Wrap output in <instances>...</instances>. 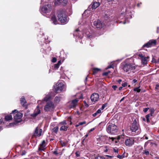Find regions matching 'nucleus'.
<instances>
[{"mask_svg": "<svg viewBox=\"0 0 159 159\" xmlns=\"http://www.w3.org/2000/svg\"><path fill=\"white\" fill-rule=\"evenodd\" d=\"M55 91L58 92L59 91H65L66 89V86L65 85L62 83H57L54 86Z\"/></svg>", "mask_w": 159, "mask_h": 159, "instance_id": "obj_5", "label": "nucleus"}, {"mask_svg": "<svg viewBox=\"0 0 159 159\" xmlns=\"http://www.w3.org/2000/svg\"><path fill=\"white\" fill-rule=\"evenodd\" d=\"M98 114L96 112L95 113L93 114L92 115L93 117H95Z\"/></svg>", "mask_w": 159, "mask_h": 159, "instance_id": "obj_52", "label": "nucleus"}, {"mask_svg": "<svg viewBox=\"0 0 159 159\" xmlns=\"http://www.w3.org/2000/svg\"><path fill=\"white\" fill-rule=\"evenodd\" d=\"M149 108H144L143 109V111L144 112H146L147 111H148V110L149 109Z\"/></svg>", "mask_w": 159, "mask_h": 159, "instance_id": "obj_41", "label": "nucleus"}, {"mask_svg": "<svg viewBox=\"0 0 159 159\" xmlns=\"http://www.w3.org/2000/svg\"><path fill=\"white\" fill-rule=\"evenodd\" d=\"M60 65L59 64H55L54 66V68L55 69H57L59 67Z\"/></svg>", "mask_w": 159, "mask_h": 159, "instance_id": "obj_38", "label": "nucleus"}, {"mask_svg": "<svg viewBox=\"0 0 159 159\" xmlns=\"http://www.w3.org/2000/svg\"><path fill=\"white\" fill-rule=\"evenodd\" d=\"M3 123V120L2 119H0V124H2Z\"/></svg>", "mask_w": 159, "mask_h": 159, "instance_id": "obj_56", "label": "nucleus"}, {"mask_svg": "<svg viewBox=\"0 0 159 159\" xmlns=\"http://www.w3.org/2000/svg\"><path fill=\"white\" fill-rule=\"evenodd\" d=\"M106 156L108 158H112L113 157V156H109V155H106Z\"/></svg>", "mask_w": 159, "mask_h": 159, "instance_id": "obj_54", "label": "nucleus"}, {"mask_svg": "<svg viewBox=\"0 0 159 159\" xmlns=\"http://www.w3.org/2000/svg\"><path fill=\"white\" fill-rule=\"evenodd\" d=\"M46 142L44 140L43 141L41 144H39L38 148V151H43L46 149Z\"/></svg>", "mask_w": 159, "mask_h": 159, "instance_id": "obj_15", "label": "nucleus"}, {"mask_svg": "<svg viewBox=\"0 0 159 159\" xmlns=\"http://www.w3.org/2000/svg\"><path fill=\"white\" fill-rule=\"evenodd\" d=\"M67 124L66 120H64L59 123V125H66Z\"/></svg>", "mask_w": 159, "mask_h": 159, "instance_id": "obj_28", "label": "nucleus"}, {"mask_svg": "<svg viewBox=\"0 0 159 159\" xmlns=\"http://www.w3.org/2000/svg\"><path fill=\"white\" fill-rule=\"evenodd\" d=\"M114 66L112 64V65H111L109 66H108L107 67L106 69V70H107L108 69H109L110 68H112L114 69Z\"/></svg>", "mask_w": 159, "mask_h": 159, "instance_id": "obj_35", "label": "nucleus"}, {"mask_svg": "<svg viewBox=\"0 0 159 159\" xmlns=\"http://www.w3.org/2000/svg\"><path fill=\"white\" fill-rule=\"evenodd\" d=\"M121 66L123 70L124 71L129 73L131 70H135L136 68L134 64L126 62L122 63Z\"/></svg>", "mask_w": 159, "mask_h": 159, "instance_id": "obj_2", "label": "nucleus"}, {"mask_svg": "<svg viewBox=\"0 0 159 159\" xmlns=\"http://www.w3.org/2000/svg\"><path fill=\"white\" fill-rule=\"evenodd\" d=\"M57 64H59V65H60L61 64V61H58V63H57Z\"/></svg>", "mask_w": 159, "mask_h": 159, "instance_id": "obj_63", "label": "nucleus"}, {"mask_svg": "<svg viewBox=\"0 0 159 159\" xmlns=\"http://www.w3.org/2000/svg\"><path fill=\"white\" fill-rule=\"evenodd\" d=\"M94 25L97 28L99 29L102 28L104 26L103 23L99 20L95 21L94 22Z\"/></svg>", "mask_w": 159, "mask_h": 159, "instance_id": "obj_13", "label": "nucleus"}, {"mask_svg": "<svg viewBox=\"0 0 159 159\" xmlns=\"http://www.w3.org/2000/svg\"><path fill=\"white\" fill-rule=\"evenodd\" d=\"M26 153V152L25 151H22V152L21 154V155L22 156L25 155V154Z\"/></svg>", "mask_w": 159, "mask_h": 159, "instance_id": "obj_49", "label": "nucleus"}, {"mask_svg": "<svg viewBox=\"0 0 159 159\" xmlns=\"http://www.w3.org/2000/svg\"><path fill=\"white\" fill-rule=\"evenodd\" d=\"M121 81H122V80H120V79H119V80H118V81H117V82H118L119 83H120V82H121Z\"/></svg>", "mask_w": 159, "mask_h": 159, "instance_id": "obj_62", "label": "nucleus"}, {"mask_svg": "<svg viewBox=\"0 0 159 159\" xmlns=\"http://www.w3.org/2000/svg\"><path fill=\"white\" fill-rule=\"evenodd\" d=\"M61 4L63 5H65L67 3V0H62Z\"/></svg>", "mask_w": 159, "mask_h": 159, "instance_id": "obj_33", "label": "nucleus"}, {"mask_svg": "<svg viewBox=\"0 0 159 159\" xmlns=\"http://www.w3.org/2000/svg\"><path fill=\"white\" fill-rule=\"evenodd\" d=\"M54 108V104L52 102H48L44 107V110L46 111H49Z\"/></svg>", "mask_w": 159, "mask_h": 159, "instance_id": "obj_8", "label": "nucleus"}, {"mask_svg": "<svg viewBox=\"0 0 159 159\" xmlns=\"http://www.w3.org/2000/svg\"><path fill=\"white\" fill-rule=\"evenodd\" d=\"M53 153L56 155H57L58 154L57 149H56L55 150L53 151Z\"/></svg>", "mask_w": 159, "mask_h": 159, "instance_id": "obj_39", "label": "nucleus"}, {"mask_svg": "<svg viewBox=\"0 0 159 159\" xmlns=\"http://www.w3.org/2000/svg\"><path fill=\"white\" fill-rule=\"evenodd\" d=\"M122 86L123 87H125L127 85V83L126 82H124V83H123L122 84Z\"/></svg>", "mask_w": 159, "mask_h": 159, "instance_id": "obj_42", "label": "nucleus"}, {"mask_svg": "<svg viewBox=\"0 0 159 159\" xmlns=\"http://www.w3.org/2000/svg\"><path fill=\"white\" fill-rule=\"evenodd\" d=\"M57 15L58 20L61 23L64 24L67 22V19L65 11H58L57 13Z\"/></svg>", "mask_w": 159, "mask_h": 159, "instance_id": "obj_1", "label": "nucleus"}, {"mask_svg": "<svg viewBox=\"0 0 159 159\" xmlns=\"http://www.w3.org/2000/svg\"><path fill=\"white\" fill-rule=\"evenodd\" d=\"M75 154L77 157H78L80 156V155L79 154H78L77 152H75Z\"/></svg>", "mask_w": 159, "mask_h": 159, "instance_id": "obj_57", "label": "nucleus"}, {"mask_svg": "<svg viewBox=\"0 0 159 159\" xmlns=\"http://www.w3.org/2000/svg\"><path fill=\"white\" fill-rule=\"evenodd\" d=\"M22 114L20 112L17 113L14 116V119L15 122L19 123L21 121V118Z\"/></svg>", "mask_w": 159, "mask_h": 159, "instance_id": "obj_12", "label": "nucleus"}, {"mask_svg": "<svg viewBox=\"0 0 159 159\" xmlns=\"http://www.w3.org/2000/svg\"><path fill=\"white\" fill-rule=\"evenodd\" d=\"M113 151L117 153L118 152V149L117 148H116V149L113 148Z\"/></svg>", "mask_w": 159, "mask_h": 159, "instance_id": "obj_44", "label": "nucleus"}, {"mask_svg": "<svg viewBox=\"0 0 159 159\" xmlns=\"http://www.w3.org/2000/svg\"><path fill=\"white\" fill-rule=\"evenodd\" d=\"M50 99L49 97H46L44 98V100L45 101H47Z\"/></svg>", "mask_w": 159, "mask_h": 159, "instance_id": "obj_43", "label": "nucleus"}, {"mask_svg": "<svg viewBox=\"0 0 159 159\" xmlns=\"http://www.w3.org/2000/svg\"><path fill=\"white\" fill-rule=\"evenodd\" d=\"M107 103H105V104H103L102 105V107L101 108H100V109L101 110H102L104 109V108L106 107H107Z\"/></svg>", "mask_w": 159, "mask_h": 159, "instance_id": "obj_31", "label": "nucleus"}, {"mask_svg": "<svg viewBox=\"0 0 159 159\" xmlns=\"http://www.w3.org/2000/svg\"><path fill=\"white\" fill-rule=\"evenodd\" d=\"M100 70V69L98 68H93V74H94L97 73L98 71Z\"/></svg>", "mask_w": 159, "mask_h": 159, "instance_id": "obj_27", "label": "nucleus"}, {"mask_svg": "<svg viewBox=\"0 0 159 159\" xmlns=\"http://www.w3.org/2000/svg\"><path fill=\"white\" fill-rule=\"evenodd\" d=\"M124 137L123 135L118 136L116 138L106 137V139L110 142L117 143L120 140L122 141Z\"/></svg>", "mask_w": 159, "mask_h": 159, "instance_id": "obj_4", "label": "nucleus"}, {"mask_svg": "<svg viewBox=\"0 0 159 159\" xmlns=\"http://www.w3.org/2000/svg\"><path fill=\"white\" fill-rule=\"evenodd\" d=\"M20 103L23 106H25V104L26 103V101L24 97H22L20 98Z\"/></svg>", "mask_w": 159, "mask_h": 159, "instance_id": "obj_22", "label": "nucleus"}, {"mask_svg": "<svg viewBox=\"0 0 159 159\" xmlns=\"http://www.w3.org/2000/svg\"><path fill=\"white\" fill-rule=\"evenodd\" d=\"M84 104L85 106H86V107H88L89 105L86 103L85 101H84Z\"/></svg>", "mask_w": 159, "mask_h": 159, "instance_id": "obj_55", "label": "nucleus"}, {"mask_svg": "<svg viewBox=\"0 0 159 159\" xmlns=\"http://www.w3.org/2000/svg\"><path fill=\"white\" fill-rule=\"evenodd\" d=\"M155 89L156 91H157L158 92H159V84H157L156 85L155 87Z\"/></svg>", "mask_w": 159, "mask_h": 159, "instance_id": "obj_37", "label": "nucleus"}, {"mask_svg": "<svg viewBox=\"0 0 159 159\" xmlns=\"http://www.w3.org/2000/svg\"><path fill=\"white\" fill-rule=\"evenodd\" d=\"M143 153L145 154L146 155H147L149 154V153L148 151L147 150H144L143 152Z\"/></svg>", "mask_w": 159, "mask_h": 159, "instance_id": "obj_36", "label": "nucleus"}, {"mask_svg": "<svg viewBox=\"0 0 159 159\" xmlns=\"http://www.w3.org/2000/svg\"><path fill=\"white\" fill-rule=\"evenodd\" d=\"M51 10V6L50 4L45 5L41 9V11L44 13H49Z\"/></svg>", "mask_w": 159, "mask_h": 159, "instance_id": "obj_7", "label": "nucleus"}, {"mask_svg": "<svg viewBox=\"0 0 159 159\" xmlns=\"http://www.w3.org/2000/svg\"><path fill=\"white\" fill-rule=\"evenodd\" d=\"M51 20L54 24L56 25L57 24V20L55 16H53L52 17Z\"/></svg>", "mask_w": 159, "mask_h": 159, "instance_id": "obj_23", "label": "nucleus"}, {"mask_svg": "<svg viewBox=\"0 0 159 159\" xmlns=\"http://www.w3.org/2000/svg\"><path fill=\"white\" fill-rule=\"evenodd\" d=\"M57 61V59L55 57L53 58L52 61L53 62H55Z\"/></svg>", "mask_w": 159, "mask_h": 159, "instance_id": "obj_46", "label": "nucleus"}, {"mask_svg": "<svg viewBox=\"0 0 159 159\" xmlns=\"http://www.w3.org/2000/svg\"><path fill=\"white\" fill-rule=\"evenodd\" d=\"M42 131L43 130L42 129H40L39 130L38 127H37L34 132V135L35 136L39 137L41 135Z\"/></svg>", "mask_w": 159, "mask_h": 159, "instance_id": "obj_17", "label": "nucleus"}, {"mask_svg": "<svg viewBox=\"0 0 159 159\" xmlns=\"http://www.w3.org/2000/svg\"><path fill=\"white\" fill-rule=\"evenodd\" d=\"M138 56L141 59L142 64H147L148 62L147 57L143 56V54L141 53L139 54Z\"/></svg>", "mask_w": 159, "mask_h": 159, "instance_id": "obj_18", "label": "nucleus"}, {"mask_svg": "<svg viewBox=\"0 0 159 159\" xmlns=\"http://www.w3.org/2000/svg\"><path fill=\"white\" fill-rule=\"evenodd\" d=\"M78 101V100L75 99L72 100L71 102H69V108H71L75 107L77 104Z\"/></svg>", "mask_w": 159, "mask_h": 159, "instance_id": "obj_14", "label": "nucleus"}, {"mask_svg": "<svg viewBox=\"0 0 159 159\" xmlns=\"http://www.w3.org/2000/svg\"><path fill=\"white\" fill-rule=\"evenodd\" d=\"M150 114H148L146 115V117L147 119V122H149L150 121L149 117L150 116Z\"/></svg>", "mask_w": 159, "mask_h": 159, "instance_id": "obj_34", "label": "nucleus"}, {"mask_svg": "<svg viewBox=\"0 0 159 159\" xmlns=\"http://www.w3.org/2000/svg\"><path fill=\"white\" fill-rule=\"evenodd\" d=\"M80 125H79V123L78 124H76L75 125V126L76 127H78L79 126H80Z\"/></svg>", "mask_w": 159, "mask_h": 159, "instance_id": "obj_64", "label": "nucleus"}, {"mask_svg": "<svg viewBox=\"0 0 159 159\" xmlns=\"http://www.w3.org/2000/svg\"><path fill=\"white\" fill-rule=\"evenodd\" d=\"M12 117L11 115L6 116L5 117V119L7 121L12 120Z\"/></svg>", "mask_w": 159, "mask_h": 159, "instance_id": "obj_24", "label": "nucleus"}, {"mask_svg": "<svg viewBox=\"0 0 159 159\" xmlns=\"http://www.w3.org/2000/svg\"><path fill=\"white\" fill-rule=\"evenodd\" d=\"M99 94L96 93H93L90 97L91 99L92 102H96L98 101L99 99Z\"/></svg>", "mask_w": 159, "mask_h": 159, "instance_id": "obj_11", "label": "nucleus"}, {"mask_svg": "<svg viewBox=\"0 0 159 159\" xmlns=\"http://www.w3.org/2000/svg\"><path fill=\"white\" fill-rule=\"evenodd\" d=\"M62 2V0H55V2H54V4L55 5H60L61 4Z\"/></svg>", "mask_w": 159, "mask_h": 159, "instance_id": "obj_26", "label": "nucleus"}, {"mask_svg": "<svg viewBox=\"0 0 159 159\" xmlns=\"http://www.w3.org/2000/svg\"><path fill=\"white\" fill-rule=\"evenodd\" d=\"M61 126L60 128V131H66L67 130V129L69 127V126L67 125H61Z\"/></svg>", "mask_w": 159, "mask_h": 159, "instance_id": "obj_20", "label": "nucleus"}, {"mask_svg": "<svg viewBox=\"0 0 159 159\" xmlns=\"http://www.w3.org/2000/svg\"><path fill=\"white\" fill-rule=\"evenodd\" d=\"M156 41L155 40H151L146 43L144 44L143 46V47L150 48L153 45H156Z\"/></svg>", "mask_w": 159, "mask_h": 159, "instance_id": "obj_9", "label": "nucleus"}, {"mask_svg": "<svg viewBox=\"0 0 159 159\" xmlns=\"http://www.w3.org/2000/svg\"><path fill=\"white\" fill-rule=\"evenodd\" d=\"M150 113L149 114L151 116H152L153 115L154 112L155 110L153 108L151 109L150 110Z\"/></svg>", "mask_w": 159, "mask_h": 159, "instance_id": "obj_29", "label": "nucleus"}, {"mask_svg": "<svg viewBox=\"0 0 159 159\" xmlns=\"http://www.w3.org/2000/svg\"><path fill=\"white\" fill-rule=\"evenodd\" d=\"M108 73L107 72H105L103 73L102 75L103 76H107L108 75Z\"/></svg>", "mask_w": 159, "mask_h": 159, "instance_id": "obj_50", "label": "nucleus"}, {"mask_svg": "<svg viewBox=\"0 0 159 159\" xmlns=\"http://www.w3.org/2000/svg\"><path fill=\"white\" fill-rule=\"evenodd\" d=\"M79 125H83L85 124H86V122L85 121H84L82 122H79Z\"/></svg>", "mask_w": 159, "mask_h": 159, "instance_id": "obj_40", "label": "nucleus"}, {"mask_svg": "<svg viewBox=\"0 0 159 159\" xmlns=\"http://www.w3.org/2000/svg\"><path fill=\"white\" fill-rule=\"evenodd\" d=\"M58 127L56 126L52 129V132H54L56 134H57L58 130Z\"/></svg>", "mask_w": 159, "mask_h": 159, "instance_id": "obj_25", "label": "nucleus"}, {"mask_svg": "<svg viewBox=\"0 0 159 159\" xmlns=\"http://www.w3.org/2000/svg\"><path fill=\"white\" fill-rule=\"evenodd\" d=\"M89 134H88V132L87 134L85 135V138L87 137L89 135Z\"/></svg>", "mask_w": 159, "mask_h": 159, "instance_id": "obj_61", "label": "nucleus"}, {"mask_svg": "<svg viewBox=\"0 0 159 159\" xmlns=\"http://www.w3.org/2000/svg\"><path fill=\"white\" fill-rule=\"evenodd\" d=\"M95 159H106V158L103 156H98L95 157Z\"/></svg>", "mask_w": 159, "mask_h": 159, "instance_id": "obj_30", "label": "nucleus"}, {"mask_svg": "<svg viewBox=\"0 0 159 159\" xmlns=\"http://www.w3.org/2000/svg\"><path fill=\"white\" fill-rule=\"evenodd\" d=\"M112 88L114 89V90H115L117 88V86L116 85H113L112 86Z\"/></svg>", "mask_w": 159, "mask_h": 159, "instance_id": "obj_47", "label": "nucleus"}, {"mask_svg": "<svg viewBox=\"0 0 159 159\" xmlns=\"http://www.w3.org/2000/svg\"><path fill=\"white\" fill-rule=\"evenodd\" d=\"M148 142H146L144 144V147H145L146 146H147V144H148Z\"/></svg>", "mask_w": 159, "mask_h": 159, "instance_id": "obj_59", "label": "nucleus"}, {"mask_svg": "<svg viewBox=\"0 0 159 159\" xmlns=\"http://www.w3.org/2000/svg\"><path fill=\"white\" fill-rule=\"evenodd\" d=\"M107 130L108 133L115 134L117 132L118 129L116 126L114 124L109 123L107 125Z\"/></svg>", "mask_w": 159, "mask_h": 159, "instance_id": "obj_3", "label": "nucleus"}, {"mask_svg": "<svg viewBox=\"0 0 159 159\" xmlns=\"http://www.w3.org/2000/svg\"><path fill=\"white\" fill-rule=\"evenodd\" d=\"M125 145L128 146H131L134 144V139L133 138L128 137L125 139Z\"/></svg>", "mask_w": 159, "mask_h": 159, "instance_id": "obj_10", "label": "nucleus"}, {"mask_svg": "<svg viewBox=\"0 0 159 159\" xmlns=\"http://www.w3.org/2000/svg\"><path fill=\"white\" fill-rule=\"evenodd\" d=\"M100 5V3L99 2H96L93 1L92 4V8L93 9H95Z\"/></svg>", "mask_w": 159, "mask_h": 159, "instance_id": "obj_19", "label": "nucleus"}, {"mask_svg": "<svg viewBox=\"0 0 159 159\" xmlns=\"http://www.w3.org/2000/svg\"><path fill=\"white\" fill-rule=\"evenodd\" d=\"M137 80H136L135 79H134L133 80L132 83L133 84H134V83H136L137 82Z\"/></svg>", "mask_w": 159, "mask_h": 159, "instance_id": "obj_53", "label": "nucleus"}, {"mask_svg": "<svg viewBox=\"0 0 159 159\" xmlns=\"http://www.w3.org/2000/svg\"><path fill=\"white\" fill-rule=\"evenodd\" d=\"M117 157L118 158H120V159H121V158H123V157H122V155H118L117 156Z\"/></svg>", "mask_w": 159, "mask_h": 159, "instance_id": "obj_51", "label": "nucleus"}, {"mask_svg": "<svg viewBox=\"0 0 159 159\" xmlns=\"http://www.w3.org/2000/svg\"><path fill=\"white\" fill-rule=\"evenodd\" d=\"M81 33V32L79 31L78 29H77L74 32V35L76 36H78L79 38H81L82 36L80 35V34Z\"/></svg>", "mask_w": 159, "mask_h": 159, "instance_id": "obj_21", "label": "nucleus"}, {"mask_svg": "<svg viewBox=\"0 0 159 159\" xmlns=\"http://www.w3.org/2000/svg\"><path fill=\"white\" fill-rule=\"evenodd\" d=\"M17 111V110H14L13 111H12L11 113H14L15 112H16V111Z\"/></svg>", "mask_w": 159, "mask_h": 159, "instance_id": "obj_58", "label": "nucleus"}, {"mask_svg": "<svg viewBox=\"0 0 159 159\" xmlns=\"http://www.w3.org/2000/svg\"><path fill=\"white\" fill-rule=\"evenodd\" d=\"M139 127V124L137 123L136 120L135 119L130 126V129L132 132H135L138 129Z\"/></svg>", "mask_w": 159, "mask_h": 159, "instance_id": "obj_6", "label": "nucleus"}, {"mask_svg": "<svg viewBox=\"0 0 159 159\" xmlns=\"http://www.w3.org/2000/svg\"><path fill=\"white\" fill-rule=\"evenodd\" d=\"M125 97H123L120 100V102H121L122 101H123L124 99H125Z\"/></svg>", "mask_w": 159, "mask_h": 159, "instance_id": "obj_60", "label": "nucleus"}, {"mask_svg": "<svg viewBox=\"0 0 159 159\" xmlns=\"http://www.w3.org/2000/svg\"><path fill=\"white\" fill-rule=\"evenodd\" d=\"M139 87L140 86L134 89V91H137L138 92H139L141 91L140 89H139Z\"/></svg>", "mask_w": 159, "mask_h": 159, "instance_id": "obj_32", "label": "nucleus"}, {"mask_svg": "<svg viewBox=\"0 0 159 159\" xmlns=\"http://www.w3.org/2000/svg\"><path fill=\"white\" fill-rule=\"evenodd\" d=\"M95 129V128H92L91 129L89 130L88 131V134H89V133L91 132H92L93 131V130H94V129Z\"/></svg>", "mask_w": 159, "mask_h": 159, "instance_id": "obj_45", "label": "nucleus"}, {"mask_svg": "<svg viewBox=\"0 0 159 159\" xmlns=\"http://www.w3.org/2000/svg\"><path fill=\"white\" fill-rule=\"evenodd\" d=\"M41 112V111L39 109V106L38 105L35 109L34 113L31 114V116L33 117H35Z\"/></svg>", "mask_w": 159, "mask_h": 159, "instance_id": "obj_16", "label": "nucleus"}, {"mask_svg": "<svg viewBox=\"0 0 159 159\" xmlns=\"http://www.w3.org/2000/svg\"><path fill=\"white\" fill-rule=\"evenodd\" d=\"M97 113L98 114L101 113V110L100 109H98L96 111Z\"/></svg>", "mask_w": 159, "mask_h": 159, "instance_id": "obj_48", "label": "nucleus"}]
</instances>
